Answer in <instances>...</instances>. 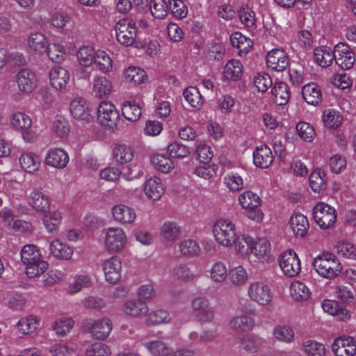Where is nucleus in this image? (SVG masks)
<instances>
[{
	"label": "nucleus",
	"instance_id": "nucleus-33",
	"mask_svg": "<svg viewBox=\"0 0 356 356\" xmlns=\"http://www.w3.org/2000/svg\"><path fill=\"white\" fill-rule=\"evenodd\" d=\"M290 226L296 236H304L309 229L307 218L302 213H295L290 219Z\"/></svg>",
	"mask_w": 356,
	"mask_h": 356
},
{
	"label": "nucleus",
	"instance_id": "nucleus-40",
	"mask_svg": "<svg viewBox=\"0 0 356 356\" xmlns=\"http://www.w3.org/2000/svg\"><path fill=\"white\" fill-rule=\"evenodd\" d=\"M40 323L38 317L29 315L22 318L17 323V328L20 333L23 334H33L38 328Z\"/></svg>",
	"mask_w": 356,
	"mask_h": 356
},
{
	"label": "nucleus",
	"instance_id": "nucleus-46",
	"mask_svg": "<svg viewBox=\"0 0 356 356\" xmlns=\"http://www.w3.org/2000/svg\"><path fill=\"white\" fill-rule=\"evenodd\" d=\"M124 79L127 82L134 85L143 83L147 79L145 72L137 67H129L124 72Z\"/></svg>",
	"mask_w": 356,
	"mask_h": 356
},
{
	"label": "nucleus",
	"instance_id": "nucleus-8",
	"mask_svg": "<svg viewBox=\"0 0 356 356\" xmlns=\"http://www.w3.org/2000/svg\"><path fill=\"white\" fill-rule=\"evenodd\" d=\"M249 298L261 306L270 304L273 299V292L270 286L263 281L251 282L248 289Z\"/></svg>",
	"mask_w": 356,
	"mask_h": 356
},
{
	"label": "nucleus",
	"instance_id": "nucleus-45",
	"mask_svg": "<svg viewBox=\"0 0 356 356\" xmlns=\"http://www.w3.org/2000/svg\"><path fill=\"white\" fill-rule=\"evenodd\" d=\"M151 162L156 170L164 173H168L174 168L172 161L165 154H154L151 157Z\"/></svg>",
	"mask_w": 356,
	"mask_h": 356
},
{
	"label": "nucleus",
	"instance_id": "nucleus-3",
	"mask_svg": "<svg viewBox=\"0 0 356 356\" xmlns=\"http://www.w3.org/2000/svg\"><path fill=\"white\" fill-rule=\"evenodd\" d=\"M213 234L218 243L231 247L236 240L235 225L228 219H218L213 225Z\"/></svg>",
	"mask_w": 356,
	"mask_h": 356
},
{
	"label": "nucleus",
	"instance_id": "nucleus-32",
	"mask_svg": "<svg viewBox=\"0 0 356 356\" xmlns=\"http://www.w3.org/2000/svg\"><path fill=\"white\" fill-rule=\"evenodd\" d=\"M181 227L177 222L172 221L164 222L160 228V234L162 238L168 242L173 243L181 235Z\"/></svg>",
	"mask_w": 356,
	"mask_h": 356
},
{
	"label": "nucleus",
	"instance_id": "nucleus-52",
	"mask_svg": "<svg viewBox=\"0 0 356 356\" xmlns=\"http://www.w3.org/2000/svg\"><path fill=\"white\" fill-rule=\"evenodd\" d=\"M273 334L276 340L284 343H291L294 338V332L288 325H276L273 328Z\"/></svg>",
	"mask_w": 356,
	"mask_h": 356
},
{
	"label": "nucleus",
	"instance_id": "nucleus-53",
	"mask_svg": "<svg viewBox=\"0 0 356 356\" xmlns=\"http://www.w3.org/2000/svg\"><path fill=\"white\" fill-rule=\"evenodd\" d=\"M169 5V1L151 0L149 6L152 15L158 19L165 18L168 13Z\"/></svg>",
	"mask_w": 356,
	"mask_h": 356
},
{
	"label": "nucleus",
	"instance_id": "nucleus-61",
	"mask_svg": "<svg viewBox=\"0 0 356 356\" xmlns=\"http://www.w3.org/2000/svg\"><path fill=\"white\" fill-rule=\"evenodd\" d=\"M96 53L90 47H82L77 53V58L80 64L83 66H90L95 60Z\"/></svg>",
	"mask_w": 356,
	"mask_h": 356
},
{
	"label": "nucleus",
	"instance_id": "nucleus-15",
	"mask_svg": "<svg viewBox=\"0 0 356 356\" xmlns=\"http://www.w3.org/2000/svg\"><path fill=\"white\" fill-rule=\"evenodd\" d=\"M332 349L336 356H354L356 353V341L351 337H340L334 341Z\"/></svg>",
	"mask_w": 356,
	"mask_h": 356
},
{
	"label": "nucleus",
	"instance_id": "nucleus-35",
	"mask_svg": "<svg viewBox=\"0 0 356 356\" xmlns=\"http://www.w3.org/2000/svg\"><path fill=\"white\" fill-rule=\"evenodd\" d=\"M28 44L30 50L38 55L46 53L48 47L46 37L40 33H32L29 38Z\"/></svg>",
	"mask_w": 356,
	"mask_h": 356
},
{
	"label": "nucleus",
	"instance_id": "nucleus-28",
	"mask_svg": "<svg viewBox=\"0 0 356 356\" xmlns=\"http://www.w3.org/2000/svg\"><path fill=\"white\" fill-rule=\"evenodd\" d=\"M113 84L111 81L103 76H96L93 80L92 91L98 98L107 97L111 92Z\"/></svg>",
	"mask_w": 356,
	"mask_h": 356
},
{
	"label": "nucleus",
	"instance_id": "nucleus-23",
	"mask_svg": "<svg viewBox=\"0 0 356 356\" xmlns=\"http://www.w3.org/2000/svg\"><path fill=\"white\" fill-rule=\"evenodd\" d=\"M29 206L40 213H46L49 210L50 204L48 197L38 191H33L27 197Z\"/></svg>",
	"mask_w": 356,
	"mask_h": 356
},
{
	"label": "nucleus",
	"instance_id": "nucleus-20",
	"mask_svg": "<svg viewBox=\"0 0 356 356\" xmlns=\"http://www.w3.org/2000/svg\"><path fill=\"white\" fill-rule=\"evenodd\" d=\"M67 153L61 148H53L49 150L45 159L47 165L62 169L67 166L69 162Z\"/></svg>",
	"mask_w": 356,
	"mask_h": 356
},
{
	"label": "nucleus",
	"instance_id": "nucleus-54",
	"mask_svg": "<svg viewBox=\"0 0 356 356\" xmlns=\"http://www.w3.org/2000/svg\"><path fill=\"white\" fill-rule=\"evenodd\" d=\"M239 204L242 208H250V207H259L261 205L260 197L251 191H244L238 197Z\"/></svg>",
	"mask_w": 356,
	"mask_h": 356
},
{
	"label": "nucleus",
	"instance_id": "nucleus-51",
	"mask_svg": "<svg viewBox=\"0 0 356 356\" xmlns=\"http://www.w3.org/2000/svg\"><path fill=\"white\" fill-rule=\"evenodd\" d=\"M324 125L329 129H335L340 126L342 117L340 113L334 109H326L322 115Z\"/></svg>",
	"mask_w": 356,
	"mask_h": 356
},
{
	"label": "nucleus",
	"instance_id": "nucleus-6",
	"mask_svg": "<svg viewBox=\"0 0 356 356\" xmlns=\"http://www.w3.org/2000/svg\"><path fill=\"white\" fill-rule=\"evenodd\" d=\"M313 217L315 222L322 229L332 227L337 219L335 209L324 202H318L313 209Z\"/></svg>",
	"mask_w": 356,
	"mask_h": 356
},
{
	"label": "nucleus",
	"instance_id": "nucleus-37",
	"mask_svg": "<svg viewBox=\"0 0 356 356\" xmlns=\"http://www.w3.org/2000/svg\"><path fill=\"white\" fill-rule=\"evenodd\" d=\"M148 311L147 305L139 300L127 301L123 306L124 313L132 316H144Z\"/></svg>",
	"mask_w": 356,
	"mask_h": 356
},
{
	"label": "nucleus",
	"instance_id": "nucleus-12",
	"mask_svg": "<svg viewBox=\"0 0 356 356\" xmlns=\"http://www.w3.org/2000/svg\"><path fill=\"white\" fill-rule=\"evenodd\" d=\"M16 82L20 92L30 94L37 88L38 80L33 71L23 69L17 74Z\"/></svg>",
	"mask_w": 356,
	"mask_h": 356
},
{
	"label": "nucleus",
	"instance_id": "nucleus-24",
	"mask_svg": "<svg viewBox=\"0 0 356 356\" xmlns=\"http://www.w3.org/2000/svg\"><path fill=\"white\" fill-rule=\"evenodd\" d=\"M273 160L272 151L267 145L258 147L253 153V161L257 167L267 168L271 165Z\"/></svg>",
	"mask_w": 356,
	"mask_h": 356
},
{
	"label": "nucleus",
	"instance_id": "nucleus-7",
	"mask_svg": "<svg viewBox=\"0 0 356 356\" xmlns=\"http://www.w3.org/2000/svg\"><path fill=\"white\" fill-rule=\"evenodd\" d=\"M116 38L124 46H131L135 41L137 28L132 19L123 18L120 19L115 26Z\"/></svg>",
	"mask_w": 356,
	"mask_h": 356
},
{
	"label": "nucleus",
	"instance_id": "nucleus-55",
	"mask_svg": "<svg viewBox=\"0 0 356 356\" xmlns=\"http://www.w3.org/2000/svg\"><path fill=\"white\" fill-rule=\"evenodd\" d=\"M304 352L307 356H325V346L316 341L306 340L302 343Z\"/></svg>",
	"mask_w": 356,
	"mask_h": 356
},
{
	"label": "nucleus",
	"instance_id": "nucleus-56",
	"mask_svg": "<svg viewBox=\"0 0 356 356\" xmlns=\"http://www.w3.org/2000/svg\"><path fill=\"white\" fill-rule=\"evenodd\" d=\"M337 252L340 256L351 259H356V245L348 241H339Z\"/></svg>",
	"mask_w": 356,
	"mask_h": 356
},
{
	"label": "nucleus",
	"instance_id": "nucleus-64",
	"mask_svg": "<svg viewBox=\"0 0 356 356\" xmlns=\"http://www.w3.org/2000/svg\"><path fill=\"white\" fill-rule=\"evenodd\" d=\"M170 316L164 309H156L150 312L147 317L146 321L148 323L156 325L170 322Z\"/></svg>",
	"mask_w": 356,
	"mask_h": 356
},
{
	"label": "nucleus",
	"instance_id": "nucleus-29",
	"mask_svg": "<svg viewBox=\"0 0 356 356\" xmlns=\"http://www.w3.org/2000/svg\"><path fill=\"white\" fill-rule=\"evenodd\" d=\"M321 307L325 312L335 316L340 320L344 321L349 317L348 310L337 301L325 300L322 302Z\"/></svg>",
	"mask_w": 356,
	"mask_h": 356
},
{
	"label": "nucleus",
	"instance_id": "nucleus-4",
	"mask_svg": "<svg viewBox=\"0 0 356 356\" xmlns=\"http://www.w3.org/2000/svg\"><path fill=\"white\" fill-rule=\"evenodd\" d=\"M83 328L90 336L97 340H105L113 329V323L108 318L98 319L87 318L83 322Z\"/></svg>",
	"mask_w": 356,
	"mask_h": 356
},
{
	"label": "nucleus",
	"instance_id": "nucleus-22",
	"mask_svg": "<svg viewBox=\"0 0 356 356\" xmlns=\"http://www.w3.org/2000/svg\"><path fill=\"white\" fill-rule=\"evenodd\" d=\"M143 190L147 197L153 201L159 200L165 193L161 180L156 177L148 179L144 184Z\"/></svg>",
	"mask_w": 356,
	"mask_h": 356
},
{
	"label": "nucleus",
	"instance_id": "nucleus-25",
	"mask_svg": "<svg viewBox=\"0 0 356 356\" xmlns=\"http://www.w3.org/2000/svg\"><path fill=\"white\" fill-rule=\"evenodd\" d=\"M255 325L254 319L248 315L236 316L229 322V327L237 332H248Z\"/></svg>",
	"mask_w": 356,
	"mask_h": 356
},
{
	"label": "nucleus",
	"instance_id": "nucleus-14",
	"mask_svg": "<svg viewBox=\"0 0 356 356\" xmlns=\"http://www.w3.org/2000/svg\"><path fill=\"white\" fill-rule=\"evenodd\" d=\"M266 62L268 68L276 72L284 71L289 63L286 52L282 49H275L268 51L266 56Z\"/></svg>",
	"mask_w": 356,
	"mask_h": 356
},
{
	"label": "nucleus",
	"instance_id": "nucleus-9",
	"mask_svg": "<svg viewBox=\"0 0 356 356\" xmlns=\"http://www.w3.org/2000/svg\"><path fill=\"white\" fill-rule=\"evenodd\" d=\"M280 266L286 276L293 277L301 270L300 261L296 253L289 250L284 252L279 257Z\"/></svg>",
	"mask_w": 356,
	"mask_h": 356
},
{
	"label": "nucleus",
	"instance_id": "nucleus-1",
	"mask_svg": "<svg viewBox=\"0 0 356 356\" xmlns=\"http://www.w3.org/2000/svg\"><path fill=\"white\" fill-rule=\"evenodd\" d=\"M21 260L26 266V273L29 277L33 278L44 273L49 264L42 258L38 248L33 244L25 245L20 252Z\"/></svg>",
	"mask_w": 356,
	"mask_h": 356
},
{
	"label": "nucleus",
	"instance_id": "nucleus-36",
	"mask_svg": "<svg viewBox=\"0 0 356 356\" xmlns=\"http://www.w3.org/2000/svg\"><path fill=\"white\" fill-rule=\"evenodd\" d=\"M49 251L54 257L62 259H69L73 254L72 249L58 239H55L50 243Z\"/></svg>",
	"mask_w": 356,
	"mask_h": 356
},
{
	"label": "nucleus",
	"instance_id": "nucleus-60",
	"mask_svg": "<svg viewBox=\"0 0 356 356\" xmlns=\"http://www.w3.org/2000/svg\"><path fill=\"white\" fill-rule=\"evenodd\" d=\"M223 182L226 187L232 192L241 191L244 187L242 177L237 174L230 173L225 176Z\"/></svg>",
	"mask_w": 356,
	"mask_h": 356
},
{
	"label": "nucleus",
	"instance_id": "nucleus-26",
	"mask_svg": "<svg viewBox=\"0 0 356 356\" xmlns=\"http://www.w3.org/2000/svg\"><path fill=\"white\" fill-rule=\"evenodd\" d=\"M19 164L26 172L33 174L40 168V161L38 155L31 152H25L19 157Z\"/></svg>",
	"mask_w": 356,
	"mask_h": 356
},
{
	"label": "nucleus",
	"instance_id": "nucleus-13",
	"mask_svg": "<svg viewBox=\"0 0 356 356\" xmlns=\"http://www.w3.org/2000/svg\"><path fill=\"white\" fill-rule=\"evenodd\" d=\"M334 53L336 63L341 69L349 70L353 66L355 56L349 46L344 43H339L334 47Z\"/></svg>",
	"mask_w": 356,
	"mask_h": 356
},
{
	"label": "nucleus",
	"instance_id": "nucleus-2",
	"mask_svg": "<svg viewBox=\"0 0 356 356\" xmlns=\"http://www.w3.org/2000/svg\"><path fill=\"white\" fill-rule=\"evenodd\" d=\"M313 266L318 275L326 279H334L342 270V265L336 255L329 252H323L316 257Z\"/></svg>",
	"mask_w": 356,
	"mask_h": 356
},
{
	"label": "nucleus",
	"instance_id": "nucleus-18",
	"mask_svg": "<svg viewBox=\"0 0 356 356\" xmlns=\"http://www.w3.org/2000/svg\"><path fill=\"white\" fill-rule=\"evenodd\" d=\"M70 112L73 118L83 123L90 122L92 117L86 105V101L82 98L74 99L70 104Z\"/></svg>",
	"mask_w": 356,
	"mask_h": 356
},
{
	"label": "nucleus",
	"instance_id": "nucleus-43",
	"mask_svg": "<svg viewBox=\"0 0 356 356\" xmlns=\"http://www.w3.org/2000/svg\"><path fill=\"white\" fill-rule=\"evenodd\" d=\"M134 156L133 149L124 144L117 145L113 149V156L115 160L120 163L130 162Z\"/></svg>",
	"mask_w": 356,
	"mask_h": 356
},
{
	"label": "nucleus",
	"instance_id": "nucleus-50",
	"mask_svg": "<svg viewBox=\"0 0 356 356\" xmlns=\"http://www.w3.org/2000/svg\"><path fill=\"white\" fill-rule=\"evenodd\" d=\"M92 284L90 277L86 275H80L74 277L73 281L69 284L67 293L73 295L79 292L83 288H88Z\"/></svg>",
	"mask_w": 356,
	"mask_h": 356
},
{
	"label": "nucleus",
	"instance_id": "nucleus-5",
	"mask_svg": "<svg viewBox=\"0 0 356 356\" xmlns=\"http://www.w3.org/2000/svg\"><path fill=\"white\" fill-rule=\"evenodd\" d=\"M127 244V236L120 227H108L105 232L104 245L112 253L121 252Z\"/></svg>",
	"mask_w": 356,
	"mask_h": 356
},
{
	"label": "nucleus",
	"instance_id": "nucleus-17",
	"mask_svg": "<svg viewBox=\"0 0 356 356\" xmlns=\"http://www.w3.org/2000/svg\"><path fill=\"white\" fill-rule=\"evenodd\" d=\"M121 261L117 257H111L106 260L103 265V270L106 282L115 284L121 277Z\"/></svg>",
	"mask_w": 356,
	"mask_h": 356
},
{
	"label": "nucleus",
	"instance_id": "nucleus-21",
	"mask_svg": "<svg viewBox=\"0 0 356 356\" xmlns=\"http://www.w3.org/2000/svg\"><path fill=\"white\" fill-rule=\"evenodd\" d=\"M111 212L114 220L121 224H131L136 218L135 210L122 204L115 205Z\"/></svg>",
	"mask_w": 356,
	"mask_h": 356
},
{
	"label": "nucleus",
	"instance_id": "nucleus-39",
	"mask_svg": "<svg viewBox=\"0 0 356 356\" xmlns=\"http://www.w3.org/2000/svg\"><path fill=\"white\" fill-rule=\"evenodd\" d=\"M243 73V65L236 59L229 60L224 67L223 76L227 80L235 81L239 79Z\"/></svg>",
	"mask_w": 356,
	"mask_h": 356
},
{
	"label": "nucleus",
	"instance_id": "nucleus-42",
	"mask_svg": "<svg viewBox=\"0 0 356 356\" xmlns=\"http://www.w3.org/2000/svg\"><path fill=\"white\" fill-rule=\"evenodd\" d=\"M270 251V244L266 238H262L254 241L252 238V245H251L250 253L252 254L257 259H263Z\"/></svg>",
	"mask_w": 356,
	"mask_h": 356
},
{
	"label": "nucleus",
	"instance_id": "nucleus-49",
	"mask_svg": "<svg viewBox=\"0 0 356 356\" xmlns=\"http://www.w3.org/2000/svg\"><path fill=\"white\" fill-rule=\"evenodd\" d=\"M183 95L184 99L195 108L200 109L203 104V97L196 87L190 86L186 88Z\"/></svg>",
	"mask_w": 356,
	"mask_h": 356
},
{
	"label": "nucleus",
	"instance_id": "nucleus-62",
	"mask_svg": "<svg viewBox=\"0 0 356 356\" xmlns=\"http://www.w3.org/2000/svg\"><path fill=\"white\" fill-rule=\"evenodd\" d=\"M210 276L215 282H223L227 277V270L225 264L220 261L215 263L210 270Z\"/></svg>",
	"mask_w": 356,
	"mask_h": 356
},
{
	"label": "nucleus",
	"instance_id": "nucleus-59",
	"mask_svg": "<svg viewBox=\"0 0 356 356\" xmlns=\"http://www.w3.org/2000/svg\"><path fill=\"white\" fill-rule=\"evenodd\" d=\"M144 346L155 356H165L170 351L168 346L161 341H147L144 343Z\"/></svg>",
	"mask_w": 356,
	"mask_h": 356
},
{
	"label": "nucleus",
	"instance_id": "nucleus-57",
	"mask_svg": "<svg viewBox=\"0 0 356 356\" xmlns=\"http://www.w3.org/2000/svg\"><path fill=\"white\" fill-rule=\"evenodd\" d=\"M95 62L98 69L103 73H108L113 70V61L104 51H99L96 53Z\"/></svg>",
	"mask_w": 356,
	"mask_h": 356
},
{
	"label": "nucleus",
	"instance_id": "nucleus-31",
	"mask_svg": "<svg viewBox=\"0 0 356 356\" xmlns=\"http://www.w3.org/2000/svg\"><path fill=\"white\" fill-rule=\"evenodd\" d=\"M262 344L263 340L254 334L245 335L240 339L241 350L247 354L258 352Z\"/></svg>",
	"mask_w": 356,
	"mask_h": 356
},
{
	"label": "nucleus",
	"instance_id": "nucleus-19",
	"mask_svg": "<svg viewBox=\"0 0 356 356\" xmlns=\"http://www.w3.org/2000/svg\"><path fill=\"white\" fill-rule=\"evenodd\" d=\"M50 83L53 88L57 90H63L70 81L69 71L62 67H56L49 72Z\"/></svg>",
	"mask_w": 356,
	"mask_h": 356
},
{
	"label": "nucleus",
	"instance_id": "nucleus-34",
	"mask_svg": "<svg viewBox=\"0 0 356 356\" xmlns=\"http://www.w3.org/2000/svg\"><path fill=\"white\" fill-rule=\"evenodd\" d=\"M271 93L274 102L278 106L285 105L289 102V88L285 83L275 82L271 90Z\"/></svg>",
	"mask_w": 356,
	"mask_h": 356
},
{
	"label": "nucleus",
	"instance_id": "nucleus-38",
	"mask_svg": "<svg viewBox=\"0 0 356 356\" xmlns=\"http://www.w3.org/2000/svg\"><path fill=\"white\" fill-rule=\"evenodd\" d=\"M122 113L127 120L136 122L141 115L142 109L135 100H127L122 104Z\"/></svg>",
	"mask_w": 356,
	"mask_h": 356
},
{
	"label": "nucleus",
	"instance_id": "nucleus-30",
	"mask_svg": "<svg viewBox=\"0 0 356 356\" xmlns=\"http://www.w3.org/2000/svg\"><path fill=\"white\" fill-rule=\"evenodd\" d=\"M314 56L316 64L322 67H327L332 63L335 53L330 47L322 46L314 49Z\"/></svg>",
	"mask_w": 356,
	"mask_h": 356
},
{
	"label": "nucleus",
	"instance_id": "nucleus-10",
	"mask_svg": "<svg viewBox=\"0 0 356 356\" xmlns=\"http://www.w3.org/2000/svg\"><path fill=\"white\" fill-rule=\"evenodd\" d=\"M97 120L101 124L114 129L120 120V115L113 104L103 102L97 109Z\"/></svg>",
	"mask_w": 356,
	"mask_h": 356
},
{
	"label": "nucleus",
	"instance_id": "nucleus-16",
	"mask_svg": "<svg viewBox=\"0 0 356 356\" xmlns=\"http://www.w3.org/2000/svg\"><path fill=\"white\" fill-rule=\"evenodd\" d=\"M192 307L196 312L199 320L211 322L213 320L215 312L207 298L197 297L192 301Z\"/></svg>",
	"mask_w": 356,
	"mask_h": 356
},
{
	"label": "nucleus",
	"instance_id": "nucleus-58",
	"mask_svg": "<svg viewBox=\"0 0 356 356\" xmlns=\"http://www.w3.org/2000/svg\"><path fill=\"white\" fill-rule=\"evenodd\" d=\"M62 216L58 211H54L49 216H44L43 222L47 232L56 234L61 222Z\"/></svg>",
	"mask_w": 356,
	"mask_h": 356
},
{
	"label": "nucleus",
	"instance_id": "nucleus-44",
	"mask_svg": "<svg viewBox=\"0 0 356 356\" xmlns=\"http://www.w3.org/2000/svg\"><path fill=\"white\" fill-rule=\"evenodd\" d=\"M231 43L234 47L238 49V54H247L252 49V42L243 36L241 33L236 32L231 35Z\"/></svg>",
	"mask_w": 356,
	"mask_h": 356
},
{
	"label": "nucleus",
	"instance_id": "nucleus-63",
	"mask_svg": "<svg viewBox=\"0 0 356 356\" xmlns=\"http://www.w3.org/2000/svg\"><path fill=\"white\" fill-rule=\"evenodd\" d=\"M174 277L184 282L192 281L195 275L186 264H178L172 270Z\"/></svg>",
	"mask_w": 356,
	"mask_h": 356
},
{
	"label": "nucleus",
	"instance_id": "nucleus-47",
	"mask_svg": "<svg viewBox=\"0 0 356 356\" xmlns=\"http://www.w3.org/2000/svg\"><path fill=\"white\" fill-rule=\"evenodd\" d=\"M325 177V172L320 169H316L312 172L309 176V185L314 192L321 193L325 190L327 184Z\"/></svg>",
	"mask_w": 356,
	"mask_h": 356
},
{
	"label": "nucleus",
	"instance_id": "nucleus-11",
	"mask_svg": "<svg viewBox=\"0 0 356 356\" xmlns=\"http://www.w3.org/2000/svg\"><path fill=\"white\" fill-rule=\"evenodd\" d=\"M10 124L15 129L22 131L23 138L26 142H31L34 135L29 131L32 125L31 118L22 112H15L10 117Z\"/></svg>",
	"mask_w": 356,
	"mask_h": 356
},
{
	"label": "nucleus",
	"instance_id": "nucleus-48",
	"mask_svg": "<svg viewBox=\"0 0 356 356\" xmlns=\"http://www.w3.org/2000/svg\"><path fill=\"white\" fill-rule=\"evenodd\" d=\"M181 254L183 256L191 257L198 255L201 248L195 240L188 238L181 241L179 244Z\"/></svg>",
	"mask_w": 356,
	"mask_h": 356
},
{
	"label": "nucleus",
	"instance_id": "nucleus-41",
	"mask_svg": "<svg viewBox=\"0 0 356 356\" xmlns=\"http://www.w3.org/2000/svg\"><path fill=\"white\" fill-rule=\"evenodd\" d=\"M290 293L296 301L307 300L311 295L310 290L306 284L300 281H296L291 284Z\"/></svg>",
	"mask_w": 356,
	"mask_h": 356
},
{
	"label": "nucleus",
	"instance_id": "nucleus-27",
	"mask_svg": "<svg viewBox=\"0 0 356 356\" xmlns=\"http://www.w3.org/2000/svg\"><path fill=\"white\" fill-rule=\"evenodd\" d=\"M302 95L305 101L311 105H318L322 101V93L320 86L310 83L303 86Z\"/></svg>",
	"mask_w": 356,
	"mask_h": 356
}]
</instances>
